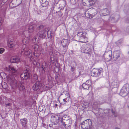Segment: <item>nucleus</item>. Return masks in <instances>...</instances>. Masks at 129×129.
Returning a JSON list of instances; mask_svg holds the SVG:
<instances>
[{
	"mask_svg": "<svg viewBox=\"0 0 129 129\" xmlns=\"http://www.w3.org/2000/svg\"><path fill=\"white\" fill-rule=\"evenodd\" d=\"M23 39L22 40L23 43L24 44L22 48L21 51L22 54H24L30 60H32V53L31 50H28L26 47V44L29 42V39L28 38L26 37L24 35H23Z\"/></svg>",
	"mask_w": 129,
	"mask_h": 129,
	"instance_id": "f257e3e1",
	"label": "nucleus"
},
{
	"mask_svg": "<svg viewBox=\"0 0 129 129\" xmlns=\"http://www.w3.org/2000/svg\"><path fill=\"white\" fill-rule=\"evenodd\" d=\"M9 80L12 88L14 89H16L18 88L19 90L20 91L24 90L25 87L23 85L21 82H19L15 80L14 78H11Z\"/></svg>",
	"mask_w": 129,
	"mask_h": 129,
	"instance_id": "f03ea898",
	"label": "nucleus"
},
{
	"mask_svg": "<svg viewBox=\"0 0 129 129\" xmlns=\"http://www.w3.org/2000/svg\"><path fill=\"white\" fill-rule=\"evenodd\" d=\"M46 35V32H45V29L42 31H40L37 35L33 38V42L35 43L38 42V40L44 38Z\"/></svg>",
	"mask_w": 129,
	"mask_h": 129,
	"instance_id": "7ed1b4c3",
	"label": "nucleus"
},
{
	"mask_svg": "<svg viewBox=\"0 0 129 129\" xmlns=\"http://www.w3.org/2000/svg\"><path fill=\"white\" fill-rule=\"evenodd\" d=\"M82 129H91L92 122L90 119H88L82 122L81 124Z\"/></svg>",
	"mask_w": 129,
	"mask_h": 129,
	"instance_id": "20e7f679",
	"label": "nucleus"
},
{
	"mask_svg": "<svg viewBox=\"0 0 129 129\" xmlns=\"http://www.w3.org/2000/svg\"><path fill=\"white\" fill-rule=\"evenodd\" d=\"M81 51L82 52L88 55V56L90 57L91 56L92 52V50L91 48L88 47V45H86L83 46L82 47Z\"/></svg>",
	"mask_w": 129,
	"mask_h": 129,
	"instance_id": "39448f33",
	"label": "nucleus"
},
{
	"mask_svg": "<svg viewBox=\"0 0 129 129\" xmlns=\"http://www.w3.org/2000/svg\"><path fill=\"white\" fill-rule=\"evenodd\" d=\"M61 44L62 45L63 49L62 52L65 53L67 50L68 45L70 43L68 39H63L61 41Z\"/></svg>",
	"mask_w": 129,
	"mask_h": 129,
	"instance_id": "423d86ee",
	"label": "nucleus"
},
{
	"mask_svg": "<svg viewBox=\"0 0 129 129\" xmlns=\"http://www.w3.org/2000/svg\"><path fill=\"white\" fill-rule=\"evenodd\" d=\"M86 33L85 32H80L77 34V37L80 41L82 42H84V40L86 39Z\"/></svg>",
	"mask_w": 129,
	"mask_h": 129,
	"instance_id": "0eeeda50",
	"label": "nucleus"
},
{
	"mask_svg": "<svg viewBox=\"0 0 129 129\" xmlns=\"http://www.w3.org/2000/svg\"><path fill=\"white\" fill-rule=\"evenodd\" d=\"M33 80L34 81H37V82L34 84L33 86V90L36 91L38 89H40V88L39 82H37L38 80V77L36 74H35L34 75L33 78Z\"/></svg>",
	"mask_w": 129,
	"mask_h": 129,
	"instance_id": "6e6552de",
	"label": "nucleus"
},
{
	"mask_svg": "<svg viewBox=\"0 0 129 129\" xmlns=\"http://www.w3.org/2000/svg\"><path fill=\"white\" fill-rule=\"evenodd\" d=\"M102 70L99 69L94 68L91 72V75L92 76L98 77L101 75Z\"/></svg>",
	"mask_w": 129,
	"mask_h": 129,
	"instance_id": "1a4fd4ad",
	"label": "nucleus"
},
{
	"mask_svg": "<svg viewBox=\"0 0 129 129\" xmlns=\"http://www.w3.org/2000/svg\"><path fill=\"white\" fill-rule=\"evenodd\" d=\"M30 72L29 69H26L20 75L21 79L22 80L27 79L30 77Z\"/></svg>",
	"mask_w": 129,
	"mask_h": 129,
	"instance_id": "9d476101",
	"label": "nucleus"
},
{
	"mask_svg": "<svg viewBox=\"0 0 129 129\" xmlns=\"http://www.w3.org/2000/svg\"><path fill=\"white\" fill-rule=\"evenodd\" d=\"M86 15L88 16V17L91 18L94 17H97L98 16V12L96 10L94 9H92L90 13H87Z\"/></svg>",
	"mask_w": 129,
	"mask_h": 129,
	"instance_id": "9b49d317",
	"label": "nucleus"
},
{
	"mask_svg": "<svg viewBox=\"0 0 129 129\" xmlns=\"http://www.w3.org/2000/svg\"><path fill=\"white\" fill-rule=\"evenodd\" d=\"M128 93V90H127L126 86H124L120 90V94L122 96L124 97L127 95Z\"/></svg>",
	"mask_w": 129,
	"mask_h": 129,
	"instance_id": "f8f14e48",
	"label": "nucleus"
},
{
	"mask_svg": "<svg viewBox=\"0 0 129 129\" xmlns=\"http://www.w3.org/2000/svg\"><path fill=\"white\" fill-rule=\"evenodd\" d=\"M60 7L57 8L56 6H54L53 8V11L54 13H58V16L61 17L62 15V13L61 10H63L61 8H60Z\"/></svg>",
	"mask_w": 129,
	"mask_h": 129,
	"instance_id": "ddd939ff",
	"label": "nucleus"
},
{
	"mask_svg": "<svg viewBox=\"0 0 129 129\" xmlns=\"http://www.w3.org/2000/svg\"><path fill=\"white\" fill-rule=\"evenodd\" d=\"M91 84V81L90 80H87L82 84V87L83 89L88 90Z\"/></svg>",
	"mask_w": 129,
	"mask_h": 129,
	"instance_id": "4468645a",
	"label": "nucleus"
},
{
	"mask_svg": "<svg viewBox=\"0 0 129 129\" xmlns=\"http://www.w3.org/2000/svg\"><path fill=\"white\" fill-rule=\"evenodd\" d=\"M5 69L7 71H9L13 74L16 73L17 71L15 67L11 66H9L8 67H6Z\"/></svg>",
	"mask_w": 129,
	"mask_h": 129,
	"instance_id": "2eb2a0df",
	"label": "nucleus"
},
{
	"mask_svg": "<svg viewBox=\"0 0 129 129\" xmlns=\"http://www.w3.org/2000/svg\"><path fill=\"white\" fill-rule=\"evenodd\" d=\"M61 122L62 124L66 128L70 126L72 123L70 120L69 119L65 121L62 120Z\"/></svg>",
	"mask_w": 129,
	"mask_h": 129,
	"instance_id": "dca6fc26",
	"label": "nucleus"
},
{
	"mask_svg": "<svg viewBox=\"0 0 129 129\" xmlns=\"http://www.w3.org/2000/svg\"><path fill=\"white\" fill-rule=\"evenodd\" d=\"M120 52L119 50L115 51L113 52V58L115 60L118 59L120 57Z\"/></svg>",
	"mask_w": 129,
	"mask_h": 129,
	"instance_id": "f3484780",
	"label": "nucleus"
},
{
	"mask_svg": "<svg viewBox=\"0 0 129 129\" xmlns=\"http://www.w3.org/2000/svg\"><path fill=\"white\" fill-rule=\"evenodd\" d=\"M112 52H110V53L108 52L107 54H105V59L107 61H109L111 60L112 59Z\"/></svg>",
	"mask_w": 129,
	"mask_h": 129,
	"instance_id": "a211bd4d",
	"label": "nucleus"
},
{
	"mask_svg": "<svg viewBox=\"0 0 129 129\" xmlns=\"http://www.w3.org/2000/svg\"><path fill=\"white\" fill-rule=\"evenodd\" d=\"M109 11L107 9H104L101 11L102 16H104L109 15Z\"/></svg>",
	"mask_w": 129,
	"mask_h": 129,
	"instance_id": "6ab92c4d",
	"label": "nucleus"
},
{
	"mask_svg": "<svg viewBox=\"0 0 129 129\" xmlns=\"http://www.w3.org/2000/svg\"><path fill=\"white\" fill-rule=\"evenodd\" d=\"M13 40L11 39L8 40V45L9 48H13L15 46V44L13 43Z\"/></svg>",
	"mask_w": 129,
	"mask_h": 129,
	"instance_id": "aec40b11",
	"label": "nucleus"
},
{
	"mask_svg": "<svg viewBox=\"0 0 129 129\" xmlns=\"http://www.w3.org/2000/svg\"><path fill=\"white\" fill-rule=\"evenodd\" d=\"M20 58L18 57H14L12 58L10 61L11 62L13 63H17L20 61Z\"/></svg>",
	"mask_w": 129,
	"mask_h": 129,
	"instance_id": "412c9836",
	"label": "nucleus"
},
{
	"mask_svg": "<svg viewBox=\"0 0 129 129\" xmlns=\"http://www.w3.org/2000/svg\"><path fill=\"white\" fill-rule=\"evenodd\" d=\"M20 121L23 126L24 127L26 126L27 123V119L26 118H24L23 119H20Z\"/></svg>",
	"mask_w": 129,
	"mask_h": 129,
	"instance_id": "4be33fe9",
	"label": "nucleus"
},
{
	"mask_svg": "<svg viewBox=\"0 0 129 129\" xmlns=\"http://www.w3.org/2000/svg\"><path fill=\"white\" fill-rule=\"evenodd\" d=\"M33 13L34 15L36 16L39 15L41 14V11L40 10H38L35 9V8L33 11Z\"/></svg>",
	"mask_w": 129,
	"mask_h": 129,
	"instance_id": "5701e85b",
	"label": "nucleus"
},
{
	"mask_svg": "<svg viewBox=\"0 0 129 129\" xmlns=\"http://www.w3.org/2000/svg\"><path fill=\"white\" fill-rule=\"evenodd\" d=\"M119 81L117 80H115L112 83V85L113 86L114 88L117 87L118 86Z\"/></svg>",
	"mask_w": 129,
	"mask_h": 129,
	"instance_id": "b1692460",
	"label": "nucleus"
},
{
	"mask_svg": "<svg viewBox=\"0 0 129 129\" xmlns=\"http://www.w3.org/2000/svg\"><path fill=\"white\" fill-rule=\"evenodd\" d=\"M38 45H33V48L34 49V52L33 54L35 56H37V55H35L36 54L37 51L38 50Z\"/></svg>",
	"mask_w": 129,
	"mask_h": 129,
	"instance_id": "393cba45",
	"label": "nucleus"
},
{
	"mask_svg": "<svg viewBox=\"0 0 129 129\" xmlns=\"http://www.w3.org/2000/svg\"><path fill=\"white\" fill-rule=\"evenodd\" d=\"M40 2L42 3V5L43 7H45L48 4V2L46 0H41Z\"/></svg>",
	"mask_w": 129,
	"mask_h": 129,
	"instance_id": "a878e982",
	"label": "nucleus"
},
{
	"mask_svg": "<svg viewBox=\"0 0 129 129\" xmlns=\"http://www.w3.org/2000/svg\"><path fill=\"white\" fill-rule=\"evenodd\" d=\"M119 16H115L114 17H111V21L113 22H117L118 20Z\"/></svg>",
	"mask_w": 129,
	"mask_h": 129,
	"instance_id": "bb28decb",
	"label": "nucleus"
},
{
	"mask_svg": "<svg viewBox=\"0 0 129 129\" xmlns=\"http://www.w3.org/2000/svg\"><path fill=\"white\" fill-rule=\"evenodd\" d=\"M45 32H46V34H47L48 37L49 38L52 37L51 32L47 28L45 29Z\"/></svg>",
	"mask_w": 129,
	"mask_h": 129,
	"instance_id": "cd10ccee",
	"label": "nucleus"
},
{
	"mask_svg": "<svg viewBox=\"0 0 129 129\" xmlns=\"http://www.w3.org/2000/svg\"><path fill=\"white\" fill-rule=\"evenodd\" d=\"M82 3L84 6H90V2H89L88 0H83Z\"/></svg>",
	"mask_w": 129,
	"mask_h": 129,
	"instance_id": "c85d7f7f",
	"label": "nucleus"
},
{
	"mask_svg": "<svg viewBox=\"0 0 129 129\" xmlns=\"http://www.w3.org/2000/svg\"><path fill=\"white\" fill-rule=\"evenodd\" d=\"M36 120H35V121L33 123V126H34V129H36L37 126V119L38 118V117L37 116H36Z\"/></svg>",
	"mask_w": 129,
	"mask_h": 129,
	"instance_id": "c756f323",
	"label": "nucleus"
},
{
	"mask_svg": "<svg viewBox=\"0 0 129 129\" xmlns=\"http://www.w3.org/2000/svg\"><path fill=\"white\" fill-rule=\"evenodd\" d=\"M90 2V6H91L93 5L96 2L97 0H88Z\"/></svg>",
	"mask_w": 129,
	"mask_h": 129,
	"instance_id": "7c9ffc66",
	"label": "nucleus"
},
{
	"mask_svg": "<svg viewBox=\"0 0 129 129\" xmlns=\"http://www.w3.org/2000/svg\"><path fill=\"white\" fill-rule=\"evenodd\" d=\"M111 112L113 114L114 117H117V113L115 110H114L113 109H112Z\"/></svg>",
	"mask_w": 129,
	"mask_h": 129,
	"instance_id": "2f4dec72",
	"label": "nucleus"
},
{
	"mask_svg": "<svg viewBox=\"0 0 129 129\" xmlns=\"http://www.w3.org/2000/svg\"><path fill=\"white\" fill-rule=\"evenodd\" d=\"M55 59L53 58V56L51 55L50 56V61L51 63H53L54 62Z\"/></svg>",
	"mask_w": 129,
	"mask_h": 129,
	"instance_id": "473e14b6",
	"label": "nucleus"
},
{
	"mask_svg": "<svg viewBox=\"0 0 129 129\" xmlns=\"http://www.w3.org/2000/svg\"><path fill=\"white\" fill-rule=\"evenodd\" d=\"M67 117V116L66 115H64L62 117L61 121L62 120H63V121H65L67 120L68 119L67 118H66V117Z\"/></svg>",
	"mask_w": 129,
	"mask_h": 129,
	"instance_id": "72a5a7b5",
	"label": "nucleus"
},
{
	"mask_svg": "<svg viewBox=\"0 0 129 129\" xmlns=\"http://www.w3.org/2000/svg\"><path fill=\"white\" fill-rule=\"evenodd\" d=\"M79 0H70L71 4L73 5L75 4Z\"/></svg>",
	"mask_w": 129,
	"mask_h": 129,
	"instance_id": "f704fd0d",
	"label": "nucleus"
},
{
	"mask_svg": "<svg viewBox=\"0 0 129 129\" xmlns=\"http://www.w3.org/2000/svg\"><path fill=\"white\" fill-rule=\"evenodd\" d=\"M71 68L70 69L71 71V72L73 73H74L75 72V67L72 66H71Z\"/></svg>",
	"mask_w": 129,
	"mask_h": 129,
	"instance_id": "c9c22d12",
	"label": "nucleus"
},
{
	"mask_svg": "<svg viewBox=\"0 0 129 129\" xmlns=\"http://www.w3.org/2000/svg\"><path fill=\"white\" fill-rule=\"evenodd\" d=\"M28 32L30 33H31L32 32V26L31 25L29 27Z\"/></svg>",
	"mask_w": 129,
	"mask_h": 129,
	"instance_id": "e433bc0d",
	"label": "nucleus"
},
{
	"mask_svg": "<svg viewBox=\"0 0 129 129\" xmlns=\"http://www.w3.org/2000/svg\"><path fill=\"white\" fill-rule=\"evenodd\" d=\"M44 27V26L42 25H41L39 26L38 28V29H42Z\"/></svg>",
	"mask_w": 129,
	"mask_h": 129,
	"instance_id": "4c0bfd02",
	"label": "nucleus"
},
{
	"mask_svg": "<svg viewBox=\"0 0 129 129\" xmlns=\"http://www.w3.org/2000/svg\"><path fill=\"white\" fill-rule=\"evenodd\" d=\"M4 51V49L3 48H0V54L3 53Z\"/></svg>",
	"mask_w": 129,
	"mask_h": 129,
	"instance_id": "58836bf2",
	"label": "nucleus"
},
{
	"mask_svg": "<svg viewBox=\"0 0 129 129\" xmlns=\"http://www.w3.org/2000/svg\"><path fill=\"white\" fill-rule=\"evenodd\" d=\"M34 8H35V9L38 10V9L37 6L36 5H34Z\"/></svg>",
	"mask_w": 129,
	"mask_h": 129,
	"instance_id": "ea45409f",
	"label": "nucleus"
},
{
	"mask_svg": "<svg viewBox=\"0 0 129 129\" xmlns=\"http://www.w3.org/2000/svg\"><path fill=\"white\" fill-rule=\"evenodd\" d=\"M55 78L56 81L58 80V77L57 75H56L55 77Z\"/></svg>",
	"mask_w": 129,
	"mask_h": 129,
	"instance_id": "a19ab883",
	"label": "nucleus"
},
{
	"mask_svg": "<svg viewBox=\"0 0 129 129\" xmlns=\"http://www.w3.org/2000/svg\"><path fill=\"white\" fill-rule=\"evenodd\" d=\"M42 69V72L43 73H44L45 72V70L46 69V68L45 67H44Z\"/></svg>",
	"mask_w": 129,
	"mask_h": 129,
	"instance_id": "79ce46f5",
	"label": "nucleus"
},
{
	"mask_svg": "<svg viewBox=\"0 0 129 129\" xmlns=\"http://www.w3.org/2000/svg\"><path fill=\"white\" fill-rule=\"evenodd\" d=\"M2 22V21L1 19L0 18V26L1 25Z\"/></svg>",
	"mask_w": 129,
	"mask_h": 129,
	"instance_id": "37998d69",
	"label": "nucleus"
},
{
	"mask_svg": "<svg viewBox=\"0 0 129 129\" xmlns=\"http://www.w3.org/2000/svg\"><path fill=\"white\" fill-rule=\"evenodd\" d=\"M66 100H67L65 98V99H63V101L64 102H67V101H66Z\"/></svg>",
	"mask_w": 129,
	"mask_h": 129,
	"instance_id": "c03bdc74",
	"label": "nucleus"
},
{
	"mask_svg": "<svg viewBox=\"0 0 129 129\" xmlns=\"http://www.w3.org/2000/svg\"><path fill=\"white\" fill-rule=\"evenodd\" d=\"M126 21L127 22L129 23V18H127Z\"/></svg>",
	"mask_w": 129,
	"mask_h": 129,
	"instance_id": "a18cd8bd",
	"label": "nucleus"
},
{
	"mask_svg": "<svg viewBox=\"0 0 129 129\" xmlns=\"http://www.w3.org/2000/svg\"><path fill=\"white\" fill-rule=\"evenodd\" d=\"M50 46L51 47V50H52L53 46H52V45H51V46L50 45Z\"/></svg>",
	"mask_w": 129,
	"mask_h": 129,
	"instance_id": "49530a36",
	"label": "nucleus"
},
{
	"mask_svg": "<svg viewBox=\"0 0 129 129\" xmlns=\"http://www.w3.org/2000/svg\"><path fill=\"white\" fill-rule=\"evenodd\" d=\"M36 64V61H34V62H33V64H34L35 65L36 64Z\"/></svg>",
	"mask_w": 129,
	"mask_h": 129,
	"instance_id": "de8ad7c7",
	"label": "nucleus"
},
{
	"mask_svg": "<svg viewBox=\"0 0 129 129\" xmlns=\"http://www.w3.org/2000/svg\"><path fill=\"white\" fill-rule=\"evenodd\" d=\"M10 103H8V104H6V105H7V106H9L10 105Z\"/></svg>",
	"mask_w": 129,
	"mask_h": 129,
	"instance_id": "09e8293b",
	"label": "nucleus"
},
{
	"mask_svg": "<svg viewBox=\"0 0 129 129\" xmlns=\"http://www.w3.org/2000/svg\"><path fill=\"white\" fill-rule=\"evenodd\" d=\"M39 109H40V110H39L40 111H42L43 110V109H41V108H39Z\"/></svg>",
	"mask_w": 129,
	"mask_h": 129,
	"instance_id": "8fccbe9b",
	"label": "nucleus"
},
{
	"mask_svg": "<svg viewBox=\"0 0 129 129\" xmlns=\"http://www.w3.org/2000/svg\"><path fill=\"white\" fill-rule=\"evenodd\" d=\"M44 66H43V65H42V67H41V68L42 69H43V68H44Z\"/></svg>",
	"mask_w": 129,
	"mask_h": 129,
	"instance_id": "3c124183",
	"label": "nucleus"
},
{
	"mask_svg": "<svg viewBox=\"0 0 129 129\" xmlns=\"http://www.w3.org/2000/svg\"><path fill=\"white\" fill-rule=\"evenodd\" d=\"M117 44H118V43H120V41H119H119H118L117 42Z\"/></svg>",
	"mask_w": 129,
	"mask_h": 129,
	"instance_id": "603ef678",
	"label": "nucleus"
},
{
	"mask_svg": "<svg viewBox=\"0 0 129 129\" xmlns=\"http://www.w3.org/2000/svg\"><path fill=\"white\" fill-rule=\"evenodd\" d=\"M58 105L57 104H55V107H56Z\"/></svg>",
	"mask_w": 129,
	"mask_h": 129,
	"instance_id": "864d4df0",
	"label": "nucleus"
},
{
	"mask_svg": "<svg viewBox=\"0 0 129 129\" xmlns=\"http://www.w3.org/2000/svg\"><path fill=\"white\" fill-rule=\"evenodd\" d=\"M115 129H120V128L118 127H116L115 128Z\"/></svg>",
	"mask_w": 129,
	"mask_h": 129,
	"instance_id": "5fc2aeb1",
	"label": "nucleus"
},
{
	"mask_svg": "<svg viewBox=\"0 0 129 129\" xmlns=\"http://www.w3.org/2000/svg\"><path fill=\"white\" fill-rule=\"evenodd\" d=\"M36 21H35V20H34V22H36Z\"/></svg>",
	"mask_w": 129,
	"mask_h": 129,
	"instance_id": "6e6d98bb",
	"label": "nucleus"
},
{
	"mask_svg": "<svg viewBox=\"0 0 129 129\" xmlns=\"http://www.w3.org/2000/svg\"><path fill=\"white\" fill-rule=\"evenodd\" d=\"M34 104V103H33V105Z\"/></svg>",
	"mask_w": 129,
	"mask_h": 129,
	"instance_id": "4d7b16f0",
	"label": "nucleus"
},
{
	"mask_svg": "<svg viewBox=\"0 0 129 129\" xmlns=\"http://www.w3.org/2000/svg\"><path fill=\"white\" fill-rule=\"evenodd\" d=\"M35 2V1L34 0V2Z\"/></svg>",
	"mask_w": 129,
	"mask_h": 129,
	"instance_id": "13d9d810",
	"label": "nucleus"
}]
</instances>
